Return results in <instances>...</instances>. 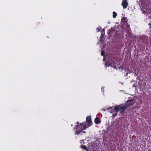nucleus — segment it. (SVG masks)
I'll return each instance as SVG.
<instances>
[{"label":"nucleus","instance_id":"6ab92c4d","mask_svg":"<svg viewBox=\"0 0 151 151\" xmlns=\"http://www.w3.org/2000/svg\"><path fill=\"white\" fill-rule=\"evenodd\" d=\"M129 104H131V105H132V103Z\"/></svg>","mask_w":151,"mask_h":151},{"label":"nucleus","instance_id":"4468645a","mask_svg":"<svg viewBox=\"0 0 151 151\" xmlns=\"http://www.w3.org/2000/svg\"><path fill=\"white\" fill-rule=\"evenodd\" d=\"M111 109H112V107L109 108H108V110L109 111H110V110H111Z\"/></svg>","mask_w":151,"mask_h":151},{"label":"nucleus","instance_id":"f03ea898","mask_svg":"<svg viewBox=\"0 0 151 151\" xmlns=\"http://www.w3.org/2000/svg\"><path fill=\"white\" fill-rule=\"evenodd\" d=\"M76 126L77 130L75 131L76 134H79L82 132L81 130H85L86 128V126L83 124L81 123L80 125H79L78 123V122Z\"/></svg>","mask_w":151,"mask_h":151},{"label":"nucleus","instance_id":"f8f14e48","mask_svg":"<svg viewBox=\"0 0 151 151\" xmlns=\"http://www.w3.org/2000/svg\"><path fill=\"white\" fill-rule=\"evenodd\" d=\"M105 52V51L104 50H102L101 51V54L102 56H104V53Z\"/></svg>","mask_w":151,"mask_h":151},{"label":"nucleus","instance_id":"aec40b11","mask_svg":"<svg viewBox=\"0 0 151 151\" xmlns=\"http://www.w3.org/2000/svg\"><path fill=\"white\" fill-rule=\"evenodd\" d=\"M105 60V58H104V59H103V61H104Z\"/></svg>","mask_w":151,"mask_h":151},{"label":"nucleus","instance_id":"412c9836","mask_svg":"<svg viewBox=\"0 0 151 151\" xmlns=\"http://www.w3.org/2000/svg\"><path fill=\"white\" fill-rule=\"evenodd\" d=\"M83 132L84 133H85V131H84V132Z\"/></svg>","mask_w":151,"mask_h":151},{"label":"nucleus","instance_id":"4be33fe9","mask_svg":"<svg viewBox=\"0 0 151 151\" xmlns=\"http://www.w3.org/2000/svg\"><path fill=\"white\" fill-rule=\"evenodd\" d=\"M110 112L112 113V114H113V113H112V112H111V111H110Z\"/></svg>","mask_w":151,"mask_h":151},{"label":"nucleus","instance_id":"ddd939ff","mask_svg":"<svg viewBox=\"0 0 151 151\" xmlns=\"http://www.w3.org/2000/svg\"><path fill=\"white\" fill-rule=\"evenodd\" d=\"M104 41L103 40H102V39H101V40H99V42L101 44H103V43H102Z\"/></svg>","mask_w":151,"mask_h":151},{"label":"nucleus","instance_id":"1a4fd4ad","mask_svg":"<svg viewBox=\"0 0 151 151\" xmlns=\"http://www.w3.org/2000/svg\"><path fill=\"white\" fill-rule=\"evenodd\" d=\"M95 122L96 124H98L100 122V121L98 118L97 117L95 119Z\"/></svg>","mask_w":151,"mask_h":151},{"label":"nucleus","instance_id":"f3484780","mask_svg":"<svg viewBox=\"0 0 151 151\" xmlns=\"http://www.w3.org/2000/svg\"><path fill=\"white\" fill-rule=\"evenodd\" d=\"M89 149L91 150V149H92L90 147H89Z\"/></svg>","mask_w":151,"mask_h":151},{"label":"nucleus","instance_id":"7ed1b4c3","mask_svg":"<svg viewBox=\"0 0 151 151\" xmlns=\"http://www.w3.org/2000/svg\"><path fill=\"white\" fill-rule=\"evenodd\" d=\"M115 31L114 28H111L109 30L108 32V34L109 37H112L113 35H115Z\"/></svg>","mask_w":151,"mask_h":151},{"label":"nucleus","instance_id":"6e6552de","mask_svg":"<svg viewBox=\"0 0 151 151\" xmlns=\"http://www.w3.org/2000/svg\"><path fill=\"white\" fill-rule=\"evenodd\" d=\"M121 22H123L124 23L126 24V23L127 24V21L126 20V18L124 17L122 18L121 19Z\"/></svg>","mask_w":151,"mask_h":151},{"label":"nucleus","instance_id":"39448f33","mask_svg":"<svg viewBox=\"0 0 151 151\" xmlns=\"http://www.w3.org/2000/svg\"><path fill=\"white\" fill-rule=\"evenodd\" d=\"M122 5L124 9L126 8L128 5L127 0H123L122 2Z\"/></svg>","mask_w":151,"mask_h":151},{"label":"nucleus","instance_id":"9b49d317","mask_svg":"<svg viewBox=\"0 0 151 151\" xmlns=\"http://www.w3.org/2000/svg\"><path fill=\"white\" fill-rule=\"evenodd\" d=\"M81 148H82L83 149L87 151H88V150L87 148H86V147L85 145H83L82 146H81Z\"/></svg>","mask_w":151,"mask_h":151},{"label":"nucleus","instance_id":"a211bd4d","mask_svg":"<svg viewBox=\"0 0 151 151\" xmlns=\"http://www.w3.org/2000/svg\"><path fill=\"white\" fill-rule=\"evenodd\" d=\"M131 102V101H127V102Z\"/></svg>","mask_w":151,"mask_h":151},{"label":"nucleus","instance_id":"0eeeda50","mask_svg":"<svg viewBox=\"0 0 151 151\" xmlns=\"http://www.w3.org/2000/svg\"><path fill=\"white\" fill-rule=\"evenodd\" d=\"M111 61L110 60L109 61H107L105 64V65L106 67L107 66H111V67H112V66L111 65Z\"/></svg>","mask_w":151,"mask_h":151},{"label":"nucleus","instance_id":"f257e3e1","mask_svg":"<svg viewBox=\"0 0 151 151\" xmlns=\"http://www.w3.org/2000/svg\"><path fill=\"white\" fill-rule=\"evenodd\" d=\"M127 109L126 105L121 104L119 105L116 106L114 108V110L116 112L115 114H113V116L115 117L119 113V115H122L123 114V112Z\"/></svg>","mask_w":151,"mask_h":151},{"label":"nucleus","instance_id":"dca6fc26","mask_svg":"<svg viewBox=\"0 0 151 151\" xmlns=\"http://www.w3.org/2000/svg\"><path fill=\"white\" fill-rule=\"evenodd\" d=\"M127 28H129V25H127Z\"/></svg>","mask_w":151,"mask_h":151},{"label":"nucleus","instance_id":"9d476101","mask_svg":"<svg viewBox=\"0 0 151 151\" xmlns=\"http://www.w3.org/2000/svg\"><path fill=\"white\" fill-rule=\"evenodd\" d=\"M113 17L114 18H115L116 16H117V13L115 12H113Z\"/></svg>","mask_w":151,"mask_h":151},{"label":"nucleus","instance_id":"2eb2a0df","mask_svg":"<svg viewBox=\"0 0 151 151\" xmlns=\"http://www.w3.org/2000/svg\"><path fill=\"white\" fill-rule=\"evenodd\" d=\"M98 30V31H99V30H100V29L99 28H97L96 29V30Z\"/></svg>","mask_w":151,"mask_h":151},{"label":"nucleus","instance_id":"20e7f679","mask_svg":"<svg viewBox=\"0 0 151 151\" xmlns=\"http://www.w3.org/2000/svg\"><path fill=\"white\" fill-rule=\"evenodd\" d=\"M139 40H141L142 42H143L145 43H147L148 40V37L146 36H142L140 38Z\"/></svg>","mask_w":151,"mask_h":151},{"label":"nucleus","instance_id":"423d86ee","mask_svg":"<svg viewBox=\"0 0 151 151\" xmlns=\"http://www.w3.org/2000/svg\"><path fill=\"white\" fill-rule=\"evenodd\" d=\"M86 122L88 126H90L92 124V122L90 116H87L86 119Z\"/></svg>","mask_w":151,"mask_h":151}]
</instances>
